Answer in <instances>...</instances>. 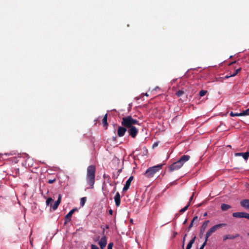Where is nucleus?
Returning a JSON list of instances; mask_svg holds the SVG:
<instances>
[{
	"mask_svg": "<svg viewBox=\"0 0 249 249\" xmlns=\"http://www.w3.org/2000/svg\"><path fill=\"white\" fill-rule=\"evenodd\" d=\"M133 177L131 176L126 181L125 184L123 188L124 191H126L128 189V188L130 185V183L133 180Z\"/></svg>",
	"mask_w": 249,
	"mask_h": 249,
	"instance_id": "6e6552de",
	"label": "nucleus"
},
{
	"mask_svg": "<svg viewBox=\"0 0 249 249\" xmlns=\"http://www.w3.org/2000/svg\"><path fill=\"white\" fill-rule=\"evenodd\" d=\"M198 220V217L197 216H195L192 220V222L194 223L195 221H197Z\"/></svg>",
	"mask_w": 249,
	"mask_h": 249,
	"instance_id": "c756f323",
	"label": "nucleus"
},
{
	"mask_svg": "<svg viewBox=\"0 0 249 249\" xmlns=\"http://www.w3.org/2000/svg\"><path fill=\"white\" fill-rule=\"evenodd\" d=\"M247 213L236 212L232 213V216L236 218H246Z\"/></svg>",
	"mask_w": 249,
	"mask_h": 249,
	"instance_id": "9d476101",
	"label": "nucleus"
},
{
	"mask_svg": "<svg viewBox=\"0 0 249 249\" xmlns=\"http://www.w3.org/2000/svg\"><path fill=\"white\" fill-rule=\"evenodd\" d=\"M75 211V209H73L71 210L69 213L66 215L65 216V223L67 222H69L71 220V217L73 213Z\"/></svg>",
	"mask_w": 249,
	"mask_h": 249,
	"instance_id": "f8f14e48",
	"label": "nucleus"
},
{
	"mask_svg": "<svg viewBox=\"0 0 249 249\" xmlns=\"http://www.w3.org/2000/svg\"><path fill=\"white\" fill-rule=\"evenodd\" d=\"M207 213H205L204 214V216H207Z\"/></svg>",
	"mask_w": 249,
	"mask_h": 249,
	"instance_id": "37998d69",
	"label": "nucleus"
},
{
	"mask_svg": "<svg viewBox=\"0 0 249 249\" xmlns=\"http://www.w3.org/2000/svg\"><path fill=\"white\" fill-rule=\"evenodd\" d=\"M195 239H196V237H194L192 239H191L189 243L188 244V245L186 247V249H191V248L192 247L193 244L195 242Z\"/></svg>",
	"mask_w": 249,
	"mask_h": 249,
	"instance_id": "f3484780",
	"label": "nucleus"
},
{
	"mask_svg": "<svg viewBox=\"0 0 249 249\" xmlns=\"http://www.w3.org/2000/svg\"><path fill=\"white\" fill-rule=\"evenodd\" d=\"M128 132L132 138H135L138 134V130L136 127L132 126L129 127Z\"/></svg>",
	"mask_w": 249,
	"mask_h": 249,
	"instance_id": "423d86ee",
	"label": "nucleus"
},
{
	"mask_svg": "<svg viewBox=\"0 0 249 249\" xmlns=\"http://www.w3.org/2000/svg\"><path fill=\"white\" fill-rule=\"evenodd\" d=\"M193 223H192V222H191V223L190 225H189V227H188L189 230L190 228H191V227L193 226Z\"/></svg>",
	"mask_w": 249,
	"mask_h": 249,
	"instance_id": "4c0bfd02",
	"label": "nucleus"
},
{
	"mask_svg": "<svg viewBox=\"0 0 249 249\" xmlns=\"http://www.w3.org/2000/svg\"><path fill=\"white\" fill-rule=\"evenodd\" d=\"M113 243H110L108 245V247H107V249H112V246H113Z\"/></svg>",
	"mask_w": 249,
	"mask_h": 249,
	"instance_id": "7c9ffc66",
	"label": "nucleus"
},
{
	"mask_svg": "<svg viewBox=\"0 0 249 249\" xmlns=\"http://www.w3.org/2000/svg\"><path fill=\"white\" fill-rule=\"evenodd\" d=\"M61 200V195H59L58 199L56 201H58L60 203Z\"/></svg>",
	"mask_w": 249,
	"mask_h": 249,
	"instance_id": "72a5a7b5",
	"label": "nucleus"
},
{
	"mask_svg": "<svg viewBox=\"0 0 249 249\" xmlns=\"http://www.w3.org/2000/svg\"><path fill=\"white\" fill-rule=\"evenodd\" d=\"M184 240H185V237L183 239V245H182V248L184 249Z\"/></svg>",
	"mask_w": 249,
	"mask_h": 249,
	"instance_id": "ea45409f",
	"label": "nucleus"
},
{
	"mask_svg": "<svg viewBox=\"0 0 249 249\" xmlns=\"http://www.w3.org/2000/svg\"><path fill=\"white\" fill-rule=\"evenodd\" d=\"M207 241L206 240V239H205V242H204V243L202 245V246L200 247V249H203L204 247L206 246V244H207Z\"/></svg>",
	"mask_w": 249,
	"mask_h": 249,
	"instance_id": "c85d7f7f",
	"label": "nucleus"
},
{
	"mask_svg": "<svg viewBox=\"0 0 249 249\" xmlns=\"http://www.w3.org/2000/svg\"><path fill=\"white\" fill-rule=\"evenodd\" d=\"M107 114H106L105 116L104 117L103 119V120H102V122H103V124L104 125H107Z\"/></svg>",
	"mask_w": 249,
	"mask_h": 249,
	"instance_id": "412c9836",
	"label": "nucleus"
},
{
	"mask_svg": "<svg viewBox=\"0 0 249 249\" xmlns=\"http://www.w3.org/2000/svg\"><path fill=\"white\" fill-rule=\"evenodd\" d=\"M112 213H113V212H112V210H110L109 211V213L110 214H112Z\"/></svg>",
	"mask_w": 249,
	"mask_h": 249,
	"instance_id": "a19ab883",
	"label": "nucleus"
},
{
	"mask_svg": "<svg viewBox=\"0 0 249 249\" xmlns=\"http://www.w3.org/2000/svg\"><path fill=\"white\" fill-rule=\"evenodd\" d=\"M96 168L94 165H90L87 168L86 181L90 188H93L95 183Z\"/></svg>",
	"mask_w": 249,
	"mask_h": 249,
	"instance_id": "f257e3e1",
	"label": "nucleus"
},
{
	"mask_svg": "<svg viewBox=\"0 0 249 249\" xmlns=\"http://www.w3.org/2000/svg\"><path fill=\"white\" fill-rule=\"evenodd\" d=\"M177 234V232L175 233H174V236H175L176 235V234Z\"/></svg>",
	"mask_w": 249,
	"mask_h": 249,
	"instance_id": "c03bdc74",
	"label": "nucleus"
},
{
	"mask_svg": "<svg viewBox=\"0 0 249 249\" xmlns=\"http://www.w3.org/2000/svg\"><path fill=\"white\" fill-rule=\"evenodd\" d=\"M59 204L60 203L58 201H56L53 205H51V207H52L53 210H55L58 208Z\"/></svg>",
	"mask_w": 249,
	"mask_h": 249,
	"instance_id": "6ab92c4d",
	"label": "nucleus"
},
{
	"mask_svg": "<svg viewBox=\"0 0 249 249\" xmlns=\"http://www.w3.org/2000/svg\"><path fill=\"white\" fill-rule=\"evenodd\" d=\"M143 149L144 150L143 155H146L147 154V153H148V150L146 149L145 147H143Z\"/></svg>",
	"mask_w": 249,
	"mask_h": 249,
	"instance_id": "473e14b6",
	"label": "nucleus"
},
{
	"mask_svg": "<svg viewBox=\"0 0 249 249\" xmlns=\"http://www.w3.org/2000/svg\"><path fill=\"white\" fill-rule=\"evenodd\" d=\"M247 236H249V233L247 234Z\"/></svg>",
	"mask_w": 249,
	"mask_h": 249,
	"instance_id": "49530a36",
	"label": "nucleus"
},
{
	"mask_svg": "<svg viewBox=\"0 0 249 249\" xmlns=\"http://www.w3.org/2000/svg\"><path fill=\"white\" fill-rule=\"evenodd\" d=\"M227 225L225 223H221L215 225L213 226L210 230H209L205 235L206 240L208 241V238L211 236V235L215 231L220 229L222 227L226 226Z\"/></svg>",
	"mask_w": 249,
	"mask_h": 249,
	"instance_id": "39448f33",
	"label": "nucleus"
},
{
	"mask_svg": "<svg viewBox=\"0 0 249 249\" xmlns=\"http://www.w3.org/2000/svg\"><path fill=\"white\" fill-rule=\"evenodd\" d=\"M186 222H187V219L185 220V221H184V222H183V224H186Z\"/></svg>",
	"mask_w": 249,
	"mask_h": 249,
	"instance_id": "79ce46f5",
	"label": "nucleus"
},
{
	"mask_svg": "<svg viewBox=\"0 0 249 249\" xmlns=\"http://www.w3.org/2000/svg\"><path fill=\"white\" fill-rule=\"evenodd\" d=\"M194 193H193L192 196L190 197V198L189 199V202L188 203L190 204V202L192 200V199L193 198V197H194Z\"/></svg>",
	"mask_w": 249,
	"mask_h": 249,
	"instance_id": "c9c22d12",
	"label": "nucleus"
},
{
	"mask_svg": "<svg viewBox=\"0 0 249 249\" xmlns=\"http://www.w3.org/2000/svg\"><path fill=\"white\" fill-rule=\"evenodd\" d=\"M189 206V203H188V205H186V206H185L183 208L181 209L179 211V212H180L181 213H184V212H185L187 210V209H188Z\"/></svg>",
	"mask_w": 249,
	"mask_h": 249,
	"instance_id": "393cba45",
	"label": "nucleus"
},
{
	"mask_svg": "<svg viewBox=\"0 0 249 249\" xmlns=\"http://www.w3.org/2000/svg\"><path fill=\"white\" fill-rule=\"evenodd\" d=\"M158 145V142H155L153 144V148H155L156 147H157Z\"/></svg>",
	"mask_w": 249,
	"mask_h": 249,
	"instance_id": "e433bc0d",
	"label": "nucleus"
},
{
	"mask_svg": "<svg viewBox=\"0 0 249 249\" xmlns=\"http://www.w3.org/2000/svg\"><path fill=\"white\" fill-rule=\"evenodd\" d=\"M209 223V220L205 221L201 226L200 231L201 232H203L205 229H206L208 224Z\"/></svg>",
	"mask_w": 249,
	"mask_h": 249,
	"instance_id": "dca6fc26",
	"label": "nucleus"
},
{
	"mask_svg": "<svg viewBox=\"0 0 249 249\" xmlns=\"http://www.w3.org/2000/svg\"><path fill=\"white\" fill-rule=\"evenodd\" d=\"M91 249H99L98 247L93 244L91 245Z\"/></svg>",
	"mask_w": 249,
	"mask_h": 249,
	"instance_id": "2f4dec72",
	"label": "nucleus"
},
{
	"mask_svg": "<svg viewBox=\"0 0 249 249\" xmlns=\"http://www.w3.org/2000/svg\"><path fill=\"white\" fill-rule=\"evenodd\" d=\"M231 208V206L230 205L226 204H222L221 206V210L224 211H227Z\"/></svg>",
	"mask_w": 249,
	"mask_h": 249,
	"instance_id": "a211bd4d",
	"label": "nucleus"
},
{
	"mask_svg": "<svg viewBox=\"0 0 249 249\" xmlns=\"http://www.w3.org/2000/svg\"><path fill=\"white\" fill-rule=\"evenodd\" d=\"M53 199L52 198H48L46 201V205L47 206H49V205H51V204H52V201H53Z\"/></svg>",
	"mask_w": 249,
	"mask_h": 249,
	"instance_id": "b1692460",
	"label": "nucleus"
},
{
	"mask_svg": "<svg viewBox=\"0 0 249 249\" xmlns=\"http://www.w3.org/2000/svg\"><path fill=\"white\" fill-rule=\"evenodd\" d=\"M162 166V164H158L149 168L145 172V176L148 178L152 177L156 173L161 169Z\"/></svg>",
	"mask_w": 249,
	"mask_h": 249,
	"instance_id": "20e7f679",
	"label": "nucleus"
},
{
	"mask_svg": "<svg viewBox=\"0 0 249 249\" xmlns=\"http://www.w3.org/2000/svg\"><path fill=\"white\" fill-rule=\"evenodd\" d=\"M241 206L247 209H249V199H244L240 202Z\"/></svg>",
	"mask_w": 249,
	"mask_h": 249,
	"instance_id": "4468645a",
	"label": "nucleus"
},
{
	"mask_svg": "<svg viewBox=\"0 0 249 249\" xmlns=\"http://www.w3.org/2000/svg\"><path fill=\"white\" fill-rule=\"evenodd\" d=\"M190 158V157L189 155L182 156L178 161L170 165L169 167V171L172 172L180 169L185 162L189 160Z\"/></svg>",
	"mask_w": 249,
	"mask_h": 249,
	"instance_id": "f03ea898",
	"label": "nucleus"
},
{
	"mask_svg": "<svg viewBox=\"0 0 249 249\" xmlns=\"http://www.w3.org/2000/svg\"><path fill=\"white\" fill-rule=\"evenodd\" d=\"M239 236V234H236V235H226L225 236H224L223 237V240L224 241H225L227 239H233Z\"/></svg>",
	"mask_w": 249,
	"mask_h": 249,
	"instance_id": "2eb2a0df",
	"label": "nucleus"
},
{
	"mask_svg": "<svg viewBox=\"0 0 249 249\" xmlns=\"http://www.w3.org/2000/svg\"><path fill=\"white\" fill-rule=\"evenodd\" d=\"M126 131V129L124 127L120 126L119 127L117 131V134L119 137H123L124 136L125 132Z\"/></svg>",
	"mask_w": 249,
	"mask_h": 249,
	"instance_id": "1a4fd4ad",
	"label": "nucleus"
},
{
	"mask_svg": "<svg viewBox=\"0 0 249 249\" xmlns=\"http://www.w3.org/2000/svg\"><path fill=\"white\" fill-rule=\"evenodd\" d=\"M55 181V179H49V181H48V183H50V184H52Z\"/></svg>",
	"mask_w": 249,
	"mask_h": 249,
	"instance_id": "f704fd0d",
	"label": "nucleus"
},
{
	"mask_svg": "<svg viewBox=\"0 0 249 249\" xmlns=\"http://www.w3.org/2000/svg\"><path fill=\"white\" fill-rule=\"evenodd\" d=\"M145 95L147 96H148V94L146 93L145 94Z\"/></svg>",
	"mask_w": 249,
	"mask_h": 249,
	"instance_id": "a18cd8bd",
	"label": "nucleus"
},
{
	"mask_svg": "<svg viewBox=\"0 0 249 249\" xmlns=\"http://www.w3.org/2000/svg\"><path fill=\"white\" fill-rule=\"evenodd\" d=\"M230 115L232 117L243 116V115L242 114V112L238 113H233L232 111L231 112Z\"/></svg>",
	"mask_w": 249,
	"mask_h": 249,
	"instance_id": "aec40b11",
	"label": "nucleus"
},
{
	"mask_svg": "<svg viewBox=\"0 0 249 249\" xmlns=\"http://www.w3.org/2000/svg\"><path fill=\"white\" fill-rule=\"evenodd\" d=\"M246 218L249 219V213H246Z\"/></svg>",
	"mask_w": 249,
	"mask_h": 249,
	"instance_id": "58836bf2",
	"label": "nucleus"
},
{
	"mask_svg": "<svg viewBox=\"0 0 249 249\" xmlns=\"http://www.w3.org/2000/svg\"><path fill=\"white\" fill-rule=\"evenodd\" d=\"M241 68L237 69L233 74L230 76H227V77H233L235 76L241 71Z\"/></svg>",
	"mask_w": 249,
	"mask_h": 249,
	"instance_id": "4be33fe9",
	"label": "nucleus"
},
{
	"mask_svg": "<svg viewBox=\"0 0 249 249\" xmlns=\"http://www.w3.org/2000/svg\"><path fill=\"white\" fill-rule=\"evenodd\" d=\"M242 114L244 115H249V108L242 112Z\"/></svg>",
	"mask_w": 249,
	"mask_h": 249,
	"instance_id": "bb28decb",
	"label": "nucleus"
},
{
	"mask_svg": "<svg viewBox=\"0 0 249 249\" xmlns=\"http://www.w3.org/2000/svg\"><path fill=\"white\" fill-rule=\"evenodd\" d=\"M86 201V197H82L80 199V205L81 206H83Z\"/></svg>",
	"mask_w": 249,
	"mask_h": 249,
	"instance_id": "5701e85b",
	"label": "nucleus"
},
{
	"mask_svg": "<svg viewBox=\"0 0 249 249\" xmlns=\"http://www.w3.org/2000/svg\"><path fill=\"white\" fill-rule=\"evenodd\" d=\"M101 249H104L107 244V238L105 236L102 237L98 243Z\"/></svg>",
	"mask_w": 249,
	"mask_h": 249,
	"instance_id": "0eeeda50",
	"label": "nucleus"
},
{
	"mask_svg": "<svg viewBox=\"0 0 249 249\" xmlns=\"http://www.w3.org/2000/svg\"><path fill=\"white\" fill-rule=\"evenodd\" d=\"M139 124L137 120L134 119L131 116L123 117L122 118V124L126 127L133 126V125Z\"/></svg>",
	"mask_w": 249,
	"mask_h": 249,
	"instance_id": "7ed1b4c3",
	"label": "nucleus"
},
{
	"mask_svg": "<svg viewBox=\"0 0 249 249\" xmlns=\"http://www.w3.org/2000/svg\"><path fill=\"white\" fill-rule=\"evenodd\" d=\"M235 156H241L245 160H247L249 157V152H247L246 153H235Z\"/></svg>",
	"mask_w": 249,
	"mask_h": 249,
	"instance_id": "9b49d317",
	"label": "nucleus"
},
{
	"mask_svg": "<svg viewBox=\"0 0 249 249\" xmlns=\"http://www.w3.org/2000/svg\"><path fill=\"white\" fill-rule=\"evenodd\" d=\"M114 200L115 204L117 207H118L120 205V195L119 192H117L114 197Z\"/></svg>",
	"mask_w": 249,
	"mask_h": 249,
	"instance_id": "ddd939ff",
	"label": "nucleus"
},
{
	"mask_svg": "<svg viewBox=\"0 0 249 249\" xmlns=\"http://www.w3.org/2000/svg\"><path fill=\"white\" fill-rule=\"evenodd\" d=\"M184 93V91L182 90H179L176 92V95L178 97L181 96Z\"/></svg>",
	"mask_w": 249,
	"mask_h": 249,
	"instance_id": "a878e982",
	"label": "nucleus"
},
{
	"mask_svg": "<svg viewBox=\"0 0 249 249\" xmlns=\"http://www.w3.org/2000/svg\"><path fill=\"white\" fill-rule=\"evenodd\" d=\"M207 91L206 90H201L200 92H199V95L200 96H204L206 93Z\"/></svg>",
	"mask_w": 249,
	"mask_h": 249,
	"instance_id": "cd10ccee",
	"label": "nucleus"
}]
</instances>
